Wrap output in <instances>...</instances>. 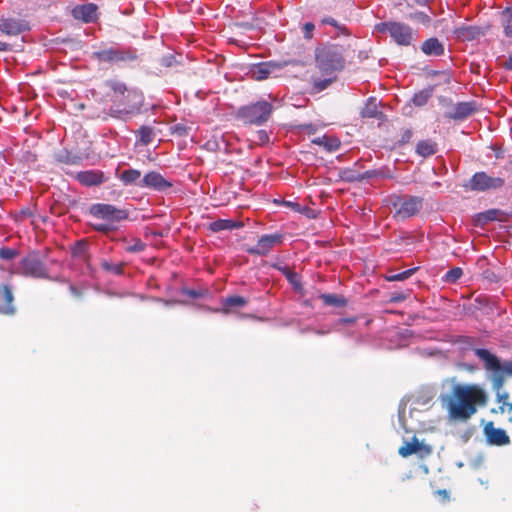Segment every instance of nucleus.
<instances>
[{
	"label": "nucleus",
	"mask_w": 512,
	"mask_h": 512,
	"mask_svg": "<svg viewBox=\"0 0 512 512\" xmlns=\"http://www.w3.org/2000/svg\"><path fill=\"white\" fill-rule=\"evenodd\" d=\"M313 144L323 147L328 152H334L339 149L341 142L340 140L331 135H323L312 140Z\"/></svg>",
	"instance_id": "412c9836"
},
{
	"label": "nucleus",
	"mask_w": 512,
	"mask_h": 512,
	"mask_svg": "<svg viewBox=\"0 0 512 512\" xmlns=\"http://www.w3.org/2000/svg\"><path fill=\"white\" fill-rule=\"evenodd\" d=\"M412 136V132L410 130L405 131L403 135V141H408Z\"/></svg>",
	"instance_id": "864d4df0"
},
{
	"label": "nucleus",
	"mask_w": 512,
	"mask_h": 512,
	"mask_svg": "<svg viewBox=\"0 0 512 512\" xmlns=\"http://www.w3.org/2000/svg\"><path fill=\"white\" fill-rule=\"evenodd\" d=\"M238 227L233 220L219 219L209 224V230L212 232H220L223 230H232Z\"/></svg>",
	"instance_id": "cd10ccee"
},
{
	"label": "nucleus",
	"mask_w": 512,
	"mask_h": 512,
	"mask_svg": "<svg viewBox=\"0 0 512 512\" xmlns=\"http://www.w3.org/2000/svg\"><path fill=\"white\" fill-rule=\"evenodd\" d=\"M377 104L375 99H370L365 108L362 111L363 117H375L377 114Z\"/></svg>",
	"instance_id": "58836bf2"
},
{
	"label": "nucleus",
	"mask_w": 512,
	"mask_h": 512,
	"mask_svg": "<svg viewBox=\"0 0 512 512\" xmlns=\"http://www.w3.org/2000/svg\"><path fill=\"white\" fill-rule=\"evenodd\" d=\"M431 453L432 447L420 442L417 437H413L411 441L405 442V444L399 449V454L405 458L412 454H418L421 458H424L429 456Z\"/></svg>",
	"instance_id": "f8f14e48"
},
{
	"label": "nucleus",
	"mask_w": 512,
	"mask_h": 512,
	"mask_svg": "<svg viewBox=\"0 0 512 512\" xmlns=\"http://www.w3.org/2000/svg\"><path fill=\"white\" fill-rule=\"evenodd\" d=\"M282 240V236L278 234L274 235H263L258 240L255 247L251 248L249 252L251 254L266 255L268 254L275 245L279 244Z\"/></svg>",
	"instance_id": "2eb2a0df"
},
{
	"label": "nucleus",
	"mask_w": 512,
	"mask_h": 512,
	"mask_svg": "<svg viewBox=\"0 0 512 512\" xmlns=\"http://www.w3.org/2000/svg\"><path fill=\"white\" fill-rule=\"evenodd\" d=\"M505 67L509 70H512V54L509 56L508 60L506 61Z\"/></svg>",
	"instance_id": "603ef678"
},
{
	"label": "nucleus",
	"mask_w": 512,
	"mask_h": 512,
	"mask_svg": "<svg viewBox=\"0 0 512 512\" xmlns=\"http://www.w3.org/2000/svg\"><path fill=\"white\" fill-rule=\"evenodd\" d=\"M93 57L104 63H127L137 59V50L129 46L113 44L94 52Z\"/></svg>",
	"instance_id": "39448f33"
},
{
	"label": "nucleus",
	"mask_w": 512,
	"mask_h": 512,
	"mask_svg": "<svg viewBox=\"0 0 512 512\" xmlns=\"http://www.w3.org/2000/svg\"><path fill=\"white\" fill-rule=\"evenodd\" d=\"M74 178L86 187L100 186L108 180V177L101 170H85L77 172Z\"/></svg>",
	"instance_id": "ddd939ff"
},
{
	"label": "nucleus",
	"mask_w": 512,
	"mask_h": 512,
	"mask_svg": "<svg viewBox=\"0 0 512 512\" xmlns=\"http://www.w3.org/2000/svg\"><path fill=\"white\" fill-rule=\"evenodd\" d=\"M474 108L471 103H458L455 107L454 117L463 119L471 115Z\"/></svg>",
	"instance_id": "c756f323"
},
{
	"label": "nucleus",
	"mask_w": 512,
	"mask_h": 512,
	"mask_svg": "<svg viewBox=\"0 0 512 512\" xmlns=\"http://www.w3.org/2000/svg\"><path fill=\"white\" fill-rule=\"evenodd\" d=\"M375 30L379 33H389L393 41L400 46H409L417 38V33L409 25L396 21L379 23Z\"/></svg>",
	"instance_id": "423d86ee"
},
{
	"label": "nucleus",
	"mask_w": 512,
	"mask_h": 512,
	"mask_svg": "<svg viewBox=\"0 0 512 512\" xmlns=\"http://www.w3.org/2000/svg\"><path fill=\"white\" fill-rule=\"evenodd\" d=\"M19 254V251L10 247H2L0 249V258L3 260H12Z\"/></svg>",
	"instance_id": "ea45409f"
},
{
	"label": "nucleus",
	"mask_w": 512,
	"mask_h": 512,
	"mask_svg": "<svg viewBox=\"0 0 512 512\" xmlns=\"http://www.w3.org/2000/svg\"><path fill=\"white\" fill-rule=\"evenodd\" d=\"M456 33H457L458 37H463V38L469 39L474 36V28H472V27L462 28V29L457 30Z\"/></svg>",
	"instance_id": "c03bdc74"
},
{
	"label": "nucleus",
	"mask_w": 512,
	"mask_h": 512,
	"mask_svg": "<svg viewBox=\"0 0 512 512\" xmlns=\"http://www.w3.org/2000/svg\"><path fill=\"white\" fill-rule=\"evenodd\" d=\"M441 400L451 419L467 421L477 412L478 407L486 406L488 394L478 384L456 383L451 393L442 395Z\"/></svg>",
	"instance_id": "f257e3e1"
},
{
	"label": "nucleus",
	"mask_w": 512,
	"mask_h": 512,
	"mask_svg": "<svg viewBox=\"0 0 512 512\" xmlns=\"http://www.w3.org/2000/svg\"><path fill=\"white\" fill-rule=\"evenodd\" d=\"M462 275H463L462 269L459 267H455V268H452L451 270H449L445 274L444 281L447 283H455L461 278Z\"/></svg>",
	"instance_id": "72a5a7b5"
},
{
	"label": "nucleus",
	"mask_w": 512,
	"mask_h": 512,
	"mask_svg": "<svg viewBox=\"0 0 512 512\" xmlns=\"http://www.w3.org/2000/svg\"><path fill=\"white\" fill-rule=\"evenodd\" d=\"M273 70L274 66L272 64L260 63L252 68L251 75L253 79L260 81L268 78Z\"/></svg>",
	"instance_id": "b1692460"
},
{
	"label": "nucleus",
	"mask_w": 512,
	"mask_h": 512,
	"mask_svg": "<svg viewBox=\"0 0 512 512\" xmlns=\"http://www.w3.org/2000/svg\"><path fill=\"white\" fill-rule=\"evenodd\" d=\"M343 51V48L338 45H326L317 49V67L327 75L342 70L345 64Z\"/></svg>",
	"instance_id": "20e7f679"
},
{
	"label": "nucleus",
	"mask_w": 512,
	"mask_h": 512,
	"mask_svg": "<svg viewBox=\"0 0 512 512\" xmlns=\"http://www.w3.org/2000/svg\"><path fill=\"white\" fill-rule=\"evenodd\" d=\"M0 313L7 315L14 313L12 291L5 284L0 285Z\"/></svg>",
	"instance_id": "a211bd4d"
},
{
	"label": "nucleus",
	"mask_w": 512,
	"mask_h": 512,
	"mask_svg": "<svg viewBox=\"0 0 512 512\" xmlns=\"http://www.w3.org/2000/svg\"><path fill=\"white\" fill-rule=\"evenodd\" d=\"M431 96H432L431 90H422L413 96L412 102L415 106H419V107L424 106L428 102V100L430 99Z\"/></svg>",
	"instance_id": "2f4dec72"
},
{
	"label": "nucleus",
	"mask_w": 512,
	"mask_h": 512,
	"mask_svg": "<svg viewBox=\"0 0 512 512\" xmlns=\"http://www.w3.org/2000/svg\"><path fill=\"white\" fill-rule=\"evenodd\" d=\"M496 391V401L500 404L499 410L501 413H511L512 412V402L509 401V394L506 391L495 390Z\"/></svg>",
	"instance_id": "393cba45"
},
{
	"label": "nucleus",
	"mask_w": 512,
	"mask_h": 512,
	"mask_svg": "<svg viewBox=\"0 0 512 512\" xmlns=\"http://www.w3.org/2000/svg\"><path fill=\"white\" fill-rule=\"evenodd\" d=\"M139 142L142 145H149L154 139V131L151 127L142 126L138 130Z\"/></svg>",
	"instance_id": "c85d7f7f"
},
{
	"label": "nucleus",
	"mask_w": 512,
	"mask_h": 512,
	"mask_svg": "<svg viewBox=\"0 0 512 512\" xmlns=\"http://www.w3.org/2000/svg\"><path fill=\"white\" fill-rule=\"evenodd\" d=\"M474 354L483 363L485 370L492 373V386L494 390H501L507 376H512V361L501 363L499 358L484 348L474 349Z\"/></svg>",
	"instance_id": "f03ea898"
},
{
	"label": "nucleus",
	"mask_w": 512,
	"mask_h": 512,
	"mask_svg": "<svg viewBox=\"0 0 512 512\" xmlns=\"http://www.w3.org/2000/svg\"><path fill=\"white\" fill-rule=\"evenodd\" d=\"M334 28L336 30V36H340V35L349 36L350 35V32L345 25L338 23L337 26Z\"/></svg>",
	"instance_id": "de8ad7c7"
},
{
	"label": "nucleus",
	"mask_w": 512,
	"mask_h": 512,
	"mask_svg": "<svg viewBox=\"0 0 512 512\" xmlns=\"http://www.w3.org/2000/svg\"><path fill=\"white\" fill-rule=\"evenodd\" d=\"M139 186L162 191L170 188L172 184L168 182L160 173L152 171L147 173L142 178L141 182H139Z\"/></svg>",
	"instance_id": "dca6fc26"
},
{
	"label": "nucleus",
	"mask_w": 512,
	"mask_h": 512,
	"mask_svg": "<svg viewBox=\"0 0 512 512\" xmlns=\"http://www.w3.org/2000/svg\"><path fill=\"white\" fill-rule=\"evenodd\" d=\"M421 50L428 56H441L444 54V45L437 38L432 37L422 43Z\"/></svg>",
	"instance_id": "aec40b11"
},
{
	"label": "nucleus",
	"mask_w": 512,
	"mask_h": 512,
	"mask_svg": "<svg viewBox=\"0 0 512 512\" xmlns=\"http://www.w3.org/2000/svg\"><path fill=\"white\" fill-rule=\"evenodd\" d=\"M417 269L418 268H411V269L405 270L401 273L387 275L386 280L389 282L404 281V280L408 279L409 277H411L416 272Z\"/></svg>",
	"instance_id": "473e14b6"
},
{
	"label": "nucleus",
	"mask_w": 512,
	"mask_h": 512,
	"mask_svg": "<svg viewBox=\"0 0 512 512\" xmlns=\"http://www.w3.org/2000/svg\"><path fill=\"white\" fill-rule=\"evenodd\" d=\"M273 107L267 101H259L244 107H241L238 111V118L245 123L261 125L265 123L271 113Z\"/></svg>",
	"instance_id": "0eeeda50"
},
{
	"label": "nucleus",
	"mask_w": 512,
	"mask_h": 512,
	"mask_svg": "<svg viewBox=\"0 0 512 512\" xmlns=\"http://www.w3.org/2000/svg\"><path fill=\"white\" fill-rule=\"evenodd\" d=\"M416 152L422 157H429L436 153V144L431 140H422L417 144Z\"/></svg>",
	"instance_id": "a878e982"
},
{
	"label": "nucleus",
	"mask_w": 512,
	"mask_h": 512,
	"mask_svg": "<svg viewBox=\"0 0 512 512\" xmlns=\"http://www.w3.org/2000/svg\"><path fill=\"white\" fill-rule=\"evenodd\" d=\"M283 274L290 280L292 281V278L294 277V273L290 271L289 268L285 267V268H279Z\"/></svg>",
	"instance_id": "8fccbe9b"
},
{
	"label": "nucleus",
	"mask_w": 512,
	"mask_h": 512,
	"mask_svg": "<svg viewBox=\"0 0 512 512\" xmlns=\"http://www.w3.org/2000/svg\"><path fill=\"white\" fill-rule=\"evenodd\" d=\"M89 214L96 219L105 221V223L92 224V228L101 233H108L112 229L111 224L121 222L128 218V212L126 210L106 203L92 204L89 207Z\"/></svg>",
	"instance_id": "7ed1b4c3"
},
{
	"label": "nucleus",
	"mask_w": 512,
	"mask_h": 512,
	"mask_svg": "<svg viewBox=\"0 0 512 512\" xmlns=\"http://www.w3.org/2000/svg\"><path fill=\"white\" fill-rule=\"evenodd\" d=\"M504 35L512 38V5L505 7L500 13Z\"/></svg>",
	"instance_id": "4be33fe9"
},
{
	"label": "nucleus",
	"mask_w": 512,
	"mask_h": 512,
	"mask_svg": "<svg viewBox=\"0 0 512 512\" xmlns=\"http://www.w3.org/2000/svg\"><path fill=\"white\" fill-rule=\"evenodd\" d=\"M484 434L487 438V441L492 445L502 446L507 445L510 442L506 431L500 428H496L493 422H488L485 424Z\"/></svg>",
	"instance_id": "4468645a"
},
{
	"label": "nucleus",
	"mask_w": 512,
	"mask_h": 512,
	"mask_svg": "<svg viewBox=\"0 0 512 512\" xmlns=\"http://www.w3.org/2000/svg\"><path fill=\"white\" fill-rule=\"evenodd\" d=\"M33 273H34V275L36 274V268L35 267H34Z\"/></svg>",
	"instance_id": "13d9d810"
},
{
	"label": "nucleus",
	"mask_w": 512,
	"mask_h": 512,
	"mask_svg": "<svg viewBox=\"0 0 512 512\" xmlns=\"http://www.w3.org/2000/svg\"><path fill=\"white\" fill-rule=\"evenodd\" d=\"M88 248V243L85 240L78 241L72 251L73 255L77 257H85Z\"/></svg>",
	"instance_id": "4c0bfd02"
},
{
	"label": "nucleus",
	"mask_w": 512,
	"mask_h": 512,
	"mask_svg": "<svg viewBox=\"0 0 512 512\" xmlns=\"http://www.w3.org/2000/svg\"><path fill=\"white\" fill-rule=\"evenodd\" d=\"M392 204L396 209V214L406 219L420 211L422 208V198L417 196L396 197Z\"/></svg>",
	"instance_id": "1a4fd4ad"
},
{
	"label": "nucleus",
	"mask_w": 512,
	"mask_h": 512,
	"mask_svg": "<svg viewBox=\"0 0 512 512\" xmlns=\"http://www.w3.org/2000/svg\"><path fill=\"white\" fill-rule=\"evenodd\" d=\"M334 80L335 77L325 79L315 78L313 79V88L316 92H321L325 90Z\"/></svg>",
	"instance_id": "f704fd0d"
},
{
	"label": "nucleus",
	"mask_w": 512,
	"mask_h": 512,
	"mask_svg": "<svg viewBox=\"0 0 512 512\" xmlns=\"http://www.w3.org/2000/svg\"><path fill=\"white\" fill-rule=\"evenodd\" d=\"M439 493L442 494V496H446L447 495V492L445 490L439 491Z\"/></svg>",
	"instance_id": "4d7b16f0"
},
{
	"label": "nucleus",
	"mask_w": 512,
	"mask_h": 512,
	"mask_svg": "<svg viewBox=\"0 0 512 512\" xmlns=\"http://www.w3.org/2000/svg\"><path fill=\"white\" fill-rule=\"evenodd\" d=\"M146 245L140 239L134 238L131 242L125 247L127 252H141L145 249Z\"/></svg>",
	"instance_id": "e433bc0d"
},
{
	"label": "nucleus",
	"mask_w": 512,
	"mask_h": 512,
	"mask_svg": "<svg viewBox=\"0 0 512 512\" xmlns=\"http://www.w3.org/2000/svg\"><path fill=\"white\" fill-rule=\"evenodd\" d=\"M416 2V4L418 5H421V6H426L428 5L432 0H414Z\"/></svg>",
	"instance_id": "3c124183"
},
{
	"label": "nucleus",
	"mask_w": 512,
	"mask_h": 512,
	"mask_svg": "<svg viewBox=\"0 0 512 512\" xmlns=\"http://www.w3.org/2000/svg\"><path fill=\"white\" fill-rule=\"evenodd\" d=\"M97 10V5L93 3L77 5L72 9V16L77 20L90 23L97 20Z\"/></svg>",
	"instance_id": "f3484780"
},
{
	"label": "nucleus",
	"mask_w": 512,
	"mask_h": 512,
	"mask_svg": "<svg viewBox=\"0 0 512 512\" xmlns=\"http://www.w3.org/2000/svg\"><path fill=\"white\" fill-rule=\"evenodd\" d=\"M408 297V294H405V293H393L390 297V302L392 303H398V302H402L404 301L405 299H407Z\"/></svg>",
	"instance_id": "49530a36"
},
{
	"label": "nucleus",
	"mask_w": 512,
	"mask_h": 512,
	"mask_svg": "<svg viewBox=\"0 0 512 512\" xmlns=\"http://www.w3.org/2000/svg\"><path fill=\"white\" fill-rule=\"evenodd\" d=\"M30 30V23L24 19L2 18L0 19V31L9 36H16Z\"/></svg>",
	"instance_id": "9b49d317"
},
{
	"label": "nucleus",
	"mask_w": 512,
	"mask_h": 512,
	"mask_svg": "<svg viewBox=\"0 0 512 512\" xmlns=\"http://www.w3.org/2000/svg\"><path fill=\"white\" fill-rule=\"evenodd\" d=\"M19 271L26 275L32 274V260L29 257L22 259Z\"/></svg>",
	"instance_id": "79ce46f5"
},
{
	"label": "nucleus",
	"mask_w": 512,
	"mask_h": 512,
	"mask_svg": "<svg viewBox=\"0 0 512 512\" xmlns=\"http://www.w3.org/2000/svg\"><path fill=\"white\" fill-rule=\"evenodd\" d=\"M124 185H138L141 182V172L137 169H127L118 176Z\"/></svg>",
	"instance_id": "5701e85b"
},
{
	"label": "nucleus",
	"mask_w": 512,
	"mask_h": 512,
	"mask_svg": "<svg viewBox=\"0 0 512 512\" xmlns=\"http://www.w3.org/2000/svg\"><path fill=\"white\" fill-rule=\"evenodd\" d=\"M504 213L497 209L488 210L484 213H481L479 215L478 220L480 222L486 223L488 221H494V220H502L501 216H503Z\"/></svg>",
	"instance_id": "7c9ffc66"
},
{
	"label": "nucleus",
	"mask_w": 512,
	"mask_h": 512,
	"mask_svg": "<svg viewBox=\"0 0 512 512\" xmlns=\"http://www.w3.org/2000/svg\"><path fill=\"white\" fill-rule=\"evenodd\" d=\"M409 18L423 24L424 26H429L432 21L428 14L421 11L410 14Z\"/></svg>",
	"instance_id": "c9c22d12"
},
{
	"label": "nucleus",
	"mask_w": 512,
	"mask_h": 512,
	"mask_svg": "<svg viewBox=\"0 0 512 512\" xmlns=\"http://www.w3.org/2000/svg\"><path fill=\"white\" fill-rule=\"evenodd\" d=\"M222 303V309L221 311L224 314H229L235 311L237 308H243L247 305L248 299H246L243 296H228L221 301Z\"/></svg>",
	"instance_id": "6ab92c4d"
},
{
	"label": "nucleus",
	"mask_w": 512,
	"mask_h": 512,
	"mask_svg": "<svg viewBox=\"0 0 512 512\" xmlns=\"http://www.w3.org/2000/svg\"><path fill=\"white\" fill-rule=\"evenodd\" d=\"M319 298L327 306L343 307L347 304L346 299L337 294H321Z\"/></svg>",
	"instance_id": "bb28decb"
},
{
	"label": "nucleus",
	"mask_w": 512,
	"mask_h": 512,
	"mask_svg": "<svg viewBox=\"0 0 512 512\" xmlns=\"http://www.w3.org/2000/svg\"><path fill=\"white\" fill-rule=\"evenodd\" d=\"M110 87L116 95L124 96L125 93H127L126 97L132 98L134 100V103L129 106V109H124V110L112 109L111 116L121 118V119H126L131 114H133L135 111L139 110V107L141 105V95L137 91L128 90L123 83H119V82H111Z\"/></svg>",
	"instance_id": "6e6552de"
},
{
	"label": "nucleus",
	"mask_w": 512,
	"mask_h": 512,
	"mask_svg": "<svg viewBox=\"0 0 512 512\" xmlns=\"http://www.w3.org/2000/svg\"><path fill=\"white\" fill-rule=\"evenodd\" d=\"M102 267L106 271H110L114 274H122L123 273V265L122 264H113L109 262H103Z\"/></svg>",
	"instance_id": "a19ab883"
},
{
	"label": "nucleus",
	"mask_w": 512,
	"mask_h": 512,
	"mask_svg": "<svg viewBox=\"0 0 512 512\" xmlns=\"http://www.w3.org/2000/svg\"><path fill=\"white\" fill-rule=\"evenodd\" d=\"M504 185L502 178H493L484 172H478L473 175L470 180V187L472 190L484 191L488 189L500 188Z\"/></svg>",
	"instance_id": "9d476101"
},
{
	"label": "nucleus",
	"mask_w": 512,
	"mask_h": 512,
	"mask_svg": "<svg viewBox=\"0 0 512 512\" xmlns=\"http://www.w3.org/2000/svg\"><path fill=\"white\" fill-rule=\"evenodd\" d=\"M322 23L323 24H327V25H331L333 27H336L337 24H338V22L334 18H332V17L323 18L322 19Z\"/></svg>",
	"instance_id": "09e8293b"
},
{
	"label": "nucleus",
	"mask_w": 512,
	"mask_h": 512,
	"mask_svg": "<svg viewBox=\"0 0 512 512\" xmlns=\"http://www.w3.org/2000/svg\"><path fill=\"white\" fill-rule=\"evenodd\" d=\"M314 29H315V26L313 23H311V22L305 23L302 27L304 38L311 39L313 37Z\"/></svg>",
	"instance_id": "37998d69"
},
{
	"label": "nucleus",
	"mask_w": 512,
	"mask_h": 512,
	"mask_svg": "<svg viewBox=\"0 0 512 512\" xmlns=\"http://www.w3.org/2000/svg\"><path fill=\"white\" fill-rule=\"evenodd\" d=\"M307 130H308V133H312L313 132L312 126H308Z\"/></svg>",
	"instance_id": "6e6d98bb"
},
{
	"label": "nucleus",
	"mask_w": 512,
	"mask_h": 512,
	"mask_svg": "<svg viewBox=\"0 0 512 512\" xmlns=\"http://www.w3.org/2000/svg\"><path fill=\"white\" fill-rule=\"evenodd\" d=\"M256 140L260 144H265L269 142V136L266 131L260 130L256 133Z\"/></svg>",
	"instance_id": "a18cd8bd"
},
{
	"label": "nucleus",
	"mask_w": 512,
	"mask_h": 512,
	"mask_svg": "<svg viewBox=\"0 0 512 512\" xmlns=\"http://www.w3.org/2000/svg\"><path fill=\"white\" fill-rule=\"evenodd\" d=\"M8 49V44L5 42L0 41V52L6 51Z\"/></svg>",
	"instance_id": "5fc2aeb1"
}]
</instances>
